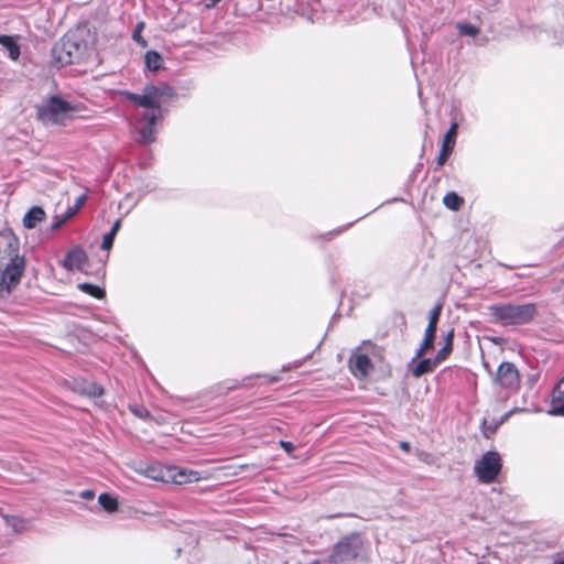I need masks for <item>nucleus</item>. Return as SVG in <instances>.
I'll return each mask as SVG.
<instances>
[{
  "instance_id": "f257e3e1",
  "label": "nucleus",
  "mask_w": 564,
  "mask_h": 564,
  "mask_svg": "<svg viewBox=\"0 0 564 564\" xmlns=\"http://www.w3.org/2000/svg\"><path fill=\"white\" fill-rule=\"evenodd\" d=\"M96 36L90 30H77L67 33L52 48V58L56 66L62 67L86 59L95 51Z\"/></svg>"
},
{
  "instance_id": "f03ea898",
  "label": "nucleus",
  "mask_w": 564,
  "mask_h": 564,
  "mask_svg": "<svg viewBox=\"0 0 564 564\" xmlns=\"http://www.w3.org/2000/svg\"><path fill=\"white\" fill-rule=\"evenodd\" d=\"M488 313L492 322L503 326L522 325L533 319L536 315L534 304H494L488 307Z\"/></svg>"
},
{
  "instance_id": "7ed1b4c3",
  "label": "nucleus",
  "mask_w": 564,
  "mask_h": 564,
  "mask_svg": "<svg viewBox=\"0 0 564 564\" xmlns=\"http://www.w3.org/2000/svg\"><path fill=\"white\" fill-rule=\"evenodd\" d=\"M137 473L145 476L155 481L186 484L197 481L199 479L198 473L187 470L178 467L163 468L155 465H144L137 469Z\"/></svg>"
},
{
  "instance_id": "20e7f679",
  "label": "nucleus",
  "mask_w": 564,
  "mask_h": 564,
  "mask_svg": "<svg viewBox=\"0 0 564 564\" xmlns=\"http://www.w3.org/2000/svg\"><path fill=\"white\" fill-rule=\"evenodd\" d=\"M24 267V259L15 257L6 262L3 269H0V297L9 295L12 289L19 284Z\"/></svg>"
},
{
  "instance_id": "39448f33",
  "label": "nucleus",
  "mask_w": 564,
  "mask_h": 564,
  "mask_svg": "<svg viewBox=\"0 0 564 564\" xmlns=\"http://www.w3.org/2000/svg\"><path fill=\"white\" fill-rule=\"evenodd\" d=\"M502 468V462L499 453L487 452L475 463L474 471L478 480L482 484H491L496 480Z\"/></svg>"
},
{
  "instance_id": "423d86ee",
  "label": "nucleus",
  "mask_w": 564,
  "mask_h": 564,
  "mask_svg": "<svg viewBox=\"0 0 564 564\" xmlns=\"http://www.w3.org/2000/svg\"><path fill=\"white\" fill-rule=\"evenodd\" d=\"M70 110L72 107L68 102L58 97H53L39 107L37 115L44 123H62Z\"/></svg>"
},
{
  "instance_id": "0eeeda50",
  "label": "nucleus",
  "mask_w": 564,
  "mask_h": 564,
  "mask_svg": "<svg viewBox=\"0 0 564 564\" xmlns=\"http://www.w3.org/2000/svg\"><path fill=\"white\" fill-rule=\"evenodd\" d=\"M162 118V113L158 111H143L140 115L138 130V142L140 143H151L155 140V129L154 124L158 120Z\"/></svg>"
},
{
  "instance_id": "6e6552de",
  "label": "nucleus",
  "mask_w": 564,
  "mask_h": 564,
  "mask_svg": "<svg viewBox=\"0 0 564 564\" xmlns=\"http://www.w3.org/2000/svg\"><path fill=\"white\" fill-rule=\"evenodd\" d=\"M496 382L503 389L517 391L520 386V373L514 364L503 361L499 365Z\"/></svg>"
},
{
  "instance_id": "1a4fd4ad",
  "label": "nucleus",
  "mask_w": 564,
  "mask_h": 564,
  "mask_svg": "<svg viewBox=\"0 0 564 564\" xmlns=\"http://www.w3.org/2000/svg\"><path fill=\"white\" fill-rule=\"evenodd\" d=\"M360 544L357 539L340 541L334 552L335 562H346L356 558L360 553Z\"/></svg>"
},
{
  "instance_id": "9d476101",
  "label": "nucleus",
  "mask_w": 564,
  "mask_h": 564,
  "mask_svg": "<svg viewBox=\"0 0 564 564\" xmlns=\"http://www.w3.org/2000/svg\"><path fill=\"white\" fill-rule=\"evenodd\" d=\"M18 239L10 230L0 231V262H9L11 259L19 257L18 251Z\"/></svg>"
},
{
  "instance_id": "9b49d317",
  "label": "nucleus",
  "mask_w": 564,
  "mask_h": 564,
  "mask_svg": "<svg viewBox=\"0 0 564 564\" xmlns=\"http://www.w3.org/2000/svg\"><path fill=\"white\" fill-rule=\"evenodd\" d=\"M144 90L156 107L155 112L162 113L161 106L173 96V89L169 85L161 83L159 85H147Z\"/></svg>"
},
{
  "instance_id": "f8f14e48",
  "label": "nucleus",
  "mask_w": 564,
  "mask_h": 564,
  "mask_svg": "<svg viewBox=\"0 0 564 564\" xmlns=\"http://www.w3.org/2000/svg\"><path fill=\"white\" fill-rule=\"evenodd\" d=\"M349 368L355 377L362 379L369 376L373 365L367 355L356 351L349 358Z\"/></svg>"
},
{
  "instance_id": "ddd939ff",
  "label": "nucleus",
  "mask_w": 564,
  "mask_h": 564,
  "mask_svg": "<svg viewBox=\"0 0 564 564\" xmlns=\"http://www.w3.org/2000/svg\"><path fill=\"white\" fill-rule=\"evenodd\" d=\"M458 130V123L453 122L447 132L445 133L442 142V148L437 158V165L442 166L447 161L448 156L454 150L456 143V135Z\"/></svg>"
},
{
  "instance_id": "4468645a",
  "label": "nucleus",
  "mask_w": 564,
  "mask_h": 564,
  "mask_svg": "<svg viewBox=\"0 0 564 564\" xmlns=\"http://www.w3.org/2000/svg\"><path fill=\"white\" fill-rule=\"evenodd\" d=\"M550 415L564 416V377L557 382L552 393Z\"/></svg>"
},
{
  "instance_id": "2eb2a0df",
  "label": "nucleus",
  "mask_w": 564,
  "mask_h": 564,
  "mask_svg": "<svg viewBox=\"0 0 564 564\" xmlns=\"http://www.w3.org/2000/svg\"><path fill=\"white\" fill-rule=\"evenodd\" d=\"M417 359L419 358L414 357L409 365L410 370L415 378H420L421 376H423L425 373H430V372L434 371V369L438 366L437 360H435V358L434 359L425 358V359H421V360H417Z\"/></svg>"
},
{
  "instance_id": "dca6fc26",
  "label": "nucleus",
  "mask_w": 564,
  "mask_h": 564,
  "mask_svg": "<svg viewBox=\"0 0 564 564\" xmlns=\"http://www.w3.org/2000/svg\"><path fill=\"white\" fill-rule=\"evenodd\" d=\"M86 260V253L82 249L75 248L66 254L63 261V267L66 268L67 270H80L85 264Z\"/></svg>"
},
{
  "instance_id": "f3484780",
  "label": "nucleus",
  "mask_w": 564,
  "mask_h": 564,
  "mask_svg": "<svg viewBox=\"0 0 564 564\" xmlns=\"http://www.w3.org/2000/svg\"><path fill=\"white\" fill-rule=\"evenodd\" d=\"M45 219V212L42 207H32L23 217V225L28 229L35 228L40 223Z\"/></svg>"
},
{
  "instance_id": "a211bd4d",
  "label": "nucleus",
  "mask_w": 564,
  "mask_h": 564,
  "mask_svg": "<svg viewBox=\"0 0 564 564\" xmlns=\"http://www.w3.org/2000/svg\"><path fill=\"white\" fill-rule=\"evenodd\" d=\"M124 96L129 100L139 105L140 107L145 108L144 111L156 110L155 105L153 104V101L151 100V98L149 97L148 93L144 89L142 94L124 93Z\"/></svg>"
},
{
  "instance_id": "6ab92c4d",
  "label": "nucleus",
  "mask_w": 564,
  "mask_h": 564,
  "mask_svg": "<svg viewBox=\"0 0 564 564\" xmlns=\"http://www.w3.org/2000/svg\"><path fill=\"white\" fill-rule=\"evenodd\" d=\"M0 44L8 50L9 57L13 61L20 56V47L12 36L0 35Z\"/></svg>"
},
{
  "instance_id": "aec40b11",
  "label": "nucleus",
  "mask_w": 564,
  "mask_h": 564,
  "mask_svg": "<svg viewBox=\"0 0 564 564\" xmlns=\"http://www.w3.org/2000/svg\"><path fill=\"white\" fill-rule=\"evenodd\" d=\"M7 525L12 528L17 533L24 532L29 529V521L19 516H4Z\"/></svg>"
},
{
  "instance_id": "412c9836",
  "label": "nucleus",
  "mask_w": 564,
  "mask_h": 564,
  "mask_svg": "<svg viewBox=\"0 0 564 564\" xmlns=\"http://www.w3.org/2000/svg\"><path fill=\"white\" fill-rule=\"evenodd\" d=\"M436 332L425 329L424 339L416 350L415 358H421L429 349L433 347Z\"/></svg>"
},
{
  "instance_id": "4be33fe9",
  "label": "nucleus",
  "mask_w": 564,
  "mask_h": 564,
  "mask_svg": "<svg viewBox=\"0 0 564 564\" xmlns=\"http://www.w3.org/2000/svg\"><path fill=\"white\" fill-rule=\"evenodd\" d=\"M162 57L161 55L155 51H149L147 52L144 56V63L147 68L150 70H158L162 66Z\"/></svg>"
},
{
  "instance_id": "5701e85b",
  "label": "nucleus",
  "mask_w": 564,
  "mask_h": 564,
  "mask_svg": "<svg viewBox=\"0 0 564 564\" xmlns=\"http://www.w3.org/2000/svg\"><path fill=\"white\" fill-rule=\"evenodd\" d=\"M443 203L448 209L458 210L463 206L464 199L455 192H449L444 196Z\"/></svg>"
},
{
  "instance_id": "b1692460",
  "label": "nucleus",
  "mask_w": 564,
  "mask_h": 564,
  "mask_svg": "<svg viewBox=\"0 0 564 564\" xmlns=\"http://www.w3.org/2000/svg\"><path fill=\"white\" fill-rule=\"evenodd\" d=\"M98 502L107 512H115L118 509L117 498L109 494H101L98 497Z\"/></svg>"
},
{
  "instance_id": "393cba45",
  "label": "nucleus",
  "mask_w": 564,
  "mask_h": 564,
  "mask_svg": "<svg viewBox=\"0 0 564 564\" xmlns=\"http://www.w3.org/2000/svg\"><path fill=\"white\" fill-rule=\"evenodd\" d=\"M78 289L96 299H102L105 296V291L101 288L90 283H80L78 284Z\"/></svg>"
},
{
  "instance_id": "a878e982",
  "label": "nucleus",
  "mask_w": 564,
  "mask_h": 564,
  "mask_svg": "<svg viewBox=\"0 0 564 564\" xmlns=\"http://www.w3.org/2000/svg\"><path fill=\"white\" fill-rule=\"evenodd\" d=\"M442 308H443V305L440 303V304H436L433 307V310L430 312L429 324H427L426 329L436 332L437 323H438V319H440V316L442 313Z\"/></svg>"
},
{
  "instance_id": "bb28decb",
  "label": "nucleus",
  "mask_w": 564,
  "mask_h": 564,
  "mask_svg": "<svg viewBox=\"0 0 564 564\" xmlns=\"http://www.w3.org/2000/svg\"><path fill=\"white\" fill-rule=\"evenodd\" d=\"M82 392L89 397H100L104 393L102 388L95 382H86L82 388Z\"/></svg>"
},
{
  "instance_id": "cd10ccee",
  "label": "nucleus",
  "mask_w": 564,
  "mask_h": 564,
  "mask_svg": "<svg viewBox=\"0 0 564 564\" xmlns=\"http://www.w3.org/2000/svg\"><path fill=\"white\" fill-rule=\"evenodd\" d=\"M144 29V23L139 22L133 31L132 39L140 44L142 47L147 46V41L142 37L141 32Z\"/></svg>"
},
{
  "instance_id": "c85d7f7f",
  "label": "nucleus",
  "mask_w": 564,
  "mask_h": 564,
  "mask_svg": "<svg viewBox=\"0 0 564 564\" xmlns=\"http://www.w3.org/2000/svg\"><path fill=\"white\" fill-rule=\"evenodd\" d=\"M457 28L462 34H465L468 36H476L479 33V30L471 24L459 23L457 25Z\"/></svg>"
},
{
  "instance_id": "c756f323",
  "label": "nucleus",
  "mask_w": 564,
  "mask_h": 564,
  "mask_svg": "<svg viewBox=\"0 0 564 564\" xmlns=\"http://www.w3.org/2000/svg\"><path fill=\"white\" fill-rule=\"evenodd\" d=\"M452 348L448 345H444L443 348H441L435 357V360H437V364L440 365L443 360L447 358V356L451 354Z\"/></svg>"
},
{
  "instance_id": "7c9ffc66",
  "label": "nucleus",
  "mask_w": 564,
  "mask_h": 564,
  "mask_svg": "<svg viewBox=\"0 0 564 564\" xmlns=\"http://www.w3.org/2000/svg\"><path fill=\"white\" fill-rule=\"evenodd\" d=\"M116 236L106 234L102 238L101 248L105 250H109L112 247L113 239Z\"/></svg>"
},
{
  "instance_id": "2f4dec72",
  "label": "nucleus",
  "mask_w": 564,
  "mask_h": 564,
  "mask_svg": "<svg viewBox=\"0 0 564 564\" xmlns=\"http://www.w3.org/2000/svg\"><path fill=\"white\" fill-rule=\"evenodd\" d=\"M280 445L281 447L286 452V453H291L294 451L295 446L293 445V443L291 442H288V441H281L280 442Z\"/></svg>"
},
{
  "instance_id": "473e14b6",
  "label": "nucleus",
  "mask_w": 564,
  "mask_h": 564,
  "mask_svg": "<svg viewBox=\"0 0 564 564\" xmlns=\"http://www.w3.org/2000/svg\"><path fill=\"white\" fill-rule=\"evenodd\" d=\"M86 198H87L86 194H83L82 196H79L76 199V203H75V206H74L75 207V212H78L83 207V205L86 202Z\"/></svg>"
},
{
  "instance_id": "72a5a7b5",
  "label": "nucleus",
  "mask_w": 564,
  "mask_h": 564,
  "mask_svg": "<svg viewBox=\"0 0 564 564\" xmlns=\"http://www.w3.org/2000/svg\"><path fill=\"white\" fill-rule=\"evenodd\" d=\"M79 497L85 499V500H91L94 497H95V492L93 490H83L80 494H79Z\"/></svg>"
},
{
  "instance_id": "f704fd0d",
  "label": "nucleus",
  "mask_w": 564,
  "mask_h": 564,
  "mask_svg": "<svg viewBox=\"0 0 564 564\" xmlns=\"http://www.w3.org/2000/svg\"><path fill=\"white\" fill-rule=\"evenodd\" d=\"M120 226H121V220H120V219H117V220L113 223L112 228H111V230H110L108 234L116 236V235H117V232H118V231H119V229H120Z\"/></svg>"
},
{
  "instance_id": "c9c22d12",
  "label": "nucleus",
  "mask_w": 564,
  "mask_h": 564,
  "mask_svg": "<svg viewBox=\"0 0 564 564\" xmlns=\"http://www.w3.org/2000/svg\"><path fill=\"white\" fill-rule=\"evenodd\" d=\"M454 332L451 330L445 337V345H448L453 349Z\"/></svg>"
},
{
  "instance_id": "e433bc0d",
  "label": "nucleus",
  "mask_w": 564,
  "mask_h": 564,
  "mask_svg": "<svg viewBox=\"0 0 564 564\" xmlns=\"http://www.w3.org/2000/svg\"><path fill=\"white\" fill-rule=\"evenodd\" d=\"M77 212H75V207L69 209L65 215H64V220H67L69 219L70 217H73Z\"/></svg>"
},
{
  "instance_id": "4c0bfd02",
  "label": "nucleus",
  "mask_w": 564,
  "mask_h": 564,
  "mask_svg": "<svg viewBox=\"0 0 564 564\" xmlns=\"http://www.w3.org/2000/svg\"><path fill=\"white\" fill-rule=\"evenodd\" d=\"M65 221H66V220H64V217H63L61 220H58V221H56V223H54V224L52 225V229H53V230L58 229V228H59V227H61Z\"/></svg>"
},
{
  "instance_id": "58836bf2",
  "label": "nucleus",
  "mask_w": 564,
  "mask_h": 564,
  "mask_svg": "<svg viewBox=\"0 0 564 564\" xmlns=\"http://www.w3.org/2000/svg\"><path fill=\"white\" fill-rule=\"evenodd\" d=\"M400 447L403 449V451H409L410 449V444L408 442H401L400 443Z\"/></svg>"
},
{
  "instance_id": "ea45409f",
  "label": "nucleus",
  "mask_w": 564,
  "mask_h": 564,
  "mask_svg": "<svg viewBox=\"0 0 564 564\" xmlns=\"http://www.w3.org/2000/svg\"><path fill=\"white\" fill-rule=\"evenodd\" d=\"M212 1V6H215L217 2H219L220 0H210Z\"/></svg>"
},
{
  "instance_id": "a19ab883",
  "label": "nucleus",
  "mask_w": 564,
  "mask_h": 564,
  "mask_svg": "<svg viewBox=\"0 0 564 564\" xmlns=\"http://www.w3.org/2000/svg\"><path fill=\"white\" fill-rule=\"evenodd\" d=\"M555 564H564V558L558 561V562H556Z\"/></svg>"
},
{
  "instance_id": "79ce46f5",
  "label": "nucleus",
  "mask_w": 564,
  "mask_h": 564,
  "mask_svg": "<svg viewBox=\"0 0 564 564\" xmlns=\"http://www.w3.org/2000/svg\"><path fill=\"white\" fill-rule=\"evenodd\" d=\"M311 564H319L318 562H314V563H311Z\"/></svg>"
}]
</instances>
